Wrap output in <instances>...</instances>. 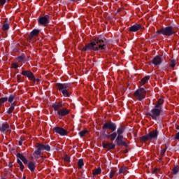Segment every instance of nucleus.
<instances>
[{"label": "nucleus", "instance_id": "a18cd8bd", "mask_svg": "<svg viewBox=\"0 0 179 179\" xmlns=\"http://www.w3.org/2000/svg\"><path fill=\"white\" fill-rule=\"evenodd\" d=\"M71 2H78V1H80V0H71Z\"/></svg>", "mask_w": 179, "mask_h": 179}, {"label": "nucleus", "instance_id": "a211bd4d", "mask_svg": "<svg viewBox=\"0 0 179 179\" xmlns=\"http://www.w3.org/2000/svg\"><path fill=\"white\" fill-rule=\"evenodd\" d=\"M40 33V30H38V29H34L30 35H29V38L30 40H31V38H33L34 37H36L37 36H38V34Z\"/></svg>", "mask_w": 179, "mask_h": 179}, {"label": "nucleus", "instance_id": "a878e982", "mask_svg": "<svg viewBox=\"0 0 179 179\" xmlns=\"http://www.w3.org/2000/svg\"><path fill=\"white\" fill-rule=\"evenodd\" d=\"M101 173V168H97L93 171L94 176H99Z\"/></svg>", "mask_w": 179, "mask_h": 179}, {"label": "nucleus", "instance_id": "58836bf2", "mask_svg": "<svg viewBox=\"0 0 179 179\" xmlns=\"http://www.w3.org/2000/svg\"><path fill=\"white\" fill-rule=\"evenodd\" d=\"M6 2V0H0L1 5H5Z\"/></svg>", "mask_w": 179, "mask_h": 179}, {"label": "nucleus", "instance_id": "412c9836", "mask_svg": "<svg viewBox=\"0 0 179 179\" xmlns=\"http://www.w3.org/2000/svg\"><path fill=\"white\" fill-rule=\"evenodd\" d=\"M15 106H16V101H14L13 103H11L10 107L7 111L8 114H11V113L15 110Z\"/></svg>", "mask_w": 179, "mask_h": 179}, {"label": "nucleus", "instance_id": "7c9ffc66", "mask_svg": "<svg viewBox=\"0 0 179 179\" xmlns=\"http://www.w3.org/2000/svg\"><path fill=\"white\" fill-rule=\"evenodd\" d=\"M127 171V168L125 167H122L120 171H119V173L120 174H124V173H126Z\"/></svg>", "mask_w": 179, "mask_h": 179}, {"label": "nucleus", "instance_id": "49530a36", "mask_svg": "<svg viewBox=\"0 0 179 179\" xmlns=\"http://www.w3.org/2000/svg\"><path fill=\"white\" fill-rule=\"evenodd\" d=\"M105 138H110V134L105 135Z\"/></svg>", "mask_w": 179, "mask_h": 179}, {"label": "nucleus", "instance_id": "473e14b6", "mask_svg": "<svg viewBox=\"0 0 179 179\" xmlns=\"http://www.w3.org/2000/svg\"><path fill=\"white\" fill-rule=\"evenodd\" d=\"M5 101H8L7 97L0 99V106L2 104V103H5Z\"/></svg>", "mask_w": 179, "mask_h": 179}, {"label": "nucleus", "instance_id": "5701e85b", "mask_svg": "<svg viewBox=\"0 0 179 179\" xmlns=\"http://www.w3.org/2000/svg\"><path fill=\"white\" fill-rule=\"evenodd\" d=\"M149 79H150V76H145L144 78H143L140 84L143 86V85H145V83H147V82L149 80Z\"/></svg>", "mask_w": 179, "mask_h": 179}, {"label": "nucleus", "instance_id": "2f4dec72", "mask_svg": "<svg viewBox=\"0 0 179 179\" xmlns=\"http://www.w3.org/2000/svg\"><path fill=\"white\" fill-rule=\"evenodd\" d=\"M178 171H179V168H178V166H175V167L173 169L172 173H173V174H177V173H178Z\"/></svg>", "mask_w": 179, "mask_h": 179}, {"label": "nucleus", "instance_id": "37998d69", "mask_svg": "<svg viewBox=\"0 0 179 179\" xmlns=\"http://www.w3.org/2000/svg\"><path fill=\"white\" fill-rule=\"evenodd\" d=\"M17 61H20V62L23 61V57H19L17 58Z\"/></svg>", "mask_w": 179, "mask_h": 179}, {"label": "nucleus", "instance_id": "c756f323", "mask_svg": "<svg viewBox=\"0 0 179 179\" xmlns=\"http://www.w3.org/2000/svg\"><path fill=\"white\" fill-rule=\"evenodd\" d=\"M78 168L79 169H82V166H83L84 163H83V159H79L78 160Z\"/></svg>", "mask_w": 179, "mask_h": 179}, {"label": "nucleus", "instance_id": "4c0bfd02", "mask_svg": "<svg viewBox=\"0 0 179 179\" xmlns=\"http://www.w3.org/2000/svg\"><path fill=\"white\" fill-rule=\"evenodd\" d=\"M166 148H164V149L161 150V156H164V154L166 153Z\"/></svg>", "mask_w": 179, "mask_h": 179}, {"label": "nucleus", "instance_id": "6e6552de", "mask_svg": "<svg viewBox=\"0 0 179 179\" xmlns=\"http://www.w3.org/2000/svg\"><path fill=\"white\" fill-rule=\"evenodd\" d=\"M158 134L157 131H151L148 135L141 137V142H146V141L156 139Z\"/></svg>", "mask_w": 179, "mask_h": 179}, {"label": "nucleus", "instance_id": "de8ad7c7", "mask_svg": "<svg viewBox=\"0 0 179 179\" xmlns=\"http://www.w3.org/2000/svg\"><path fill=\"white\" fill-rule=\"evenodd\" d=\"M22 142H23L22 141H19V145H22Z\"/></svg>", "mask_w": 179, "mask_h": 179}, {"label": "nucleus", "instance_id": "9b49d317", "mask_svg": "<svg viewBox=\"0 0 179 179\" xmlns=\"http://www.w3.org/2000/svg\"><path fill=\"white\" fill-rule=\"evenodd\" d=\"M163 62V56L162 55H157L152 59V64L154 65H160Z\"/></svg>", "mask_w": 179, "mask_h": 179}, {"label": "nucleus", "instance_id": "6ab92c4d", "mask_svg": "<svg viewBox=\"0 0 179 179\" xmlns=\"http://www.w3.org/2000/svg\"><path fill=\"white\" fill-rule=\"evenodd\" d=\"M17 157H18V159H20V160H22V162H23L24 164H27V159H26V157H24V156H23V155L17 154Z\"/></svg>", "mask_w": 179, "mask_h": 179}, {"label": "nucleus", "instance_id": "9d476101", "mask_svg": "<svg viewBox=\"0 0 179 179\" xmlns=\"http://www.w3.org/2000/svg\"><path fill=\"white\" fill-rule=\"evenodd\" d=\"M53 131L56 132V134H59L62 136H65L68 134V132L62 127H56L53 129Z\"/></svg>", "mask_w": 179, "mask_h": 179}, {"label": "nucleus", "instance_id": "dca6fc26", "mask_svg": "<svg viewBox=\"0 0 179 179\" xmlns=\"http://www.w3.org/2000/svg\"><path fill=\"white\" fill-rule=\"evenodd\" d=\"M103 148H104V149H108L109 150L111 149H114V148H115V144L114 143H103Z\"/></svg>", "mask_w": 179, "mask_h": 179}, {"label": "nucleus", "instance_id": "393cba45", "mask_svg": "<svg viewBox=\"0 0 179 179\" xmlns=\"http://www.w3.org/2000/svg\"><path fill=\"white\" fill-rule=\"evenodd\" d=\"M35 167H36V165L33 162H29L28 164V168L31 171H34Z\"/></svg>", "mask_w": 179, "mask_h": 179}, {"label": "nucleus", "instance_id": "0eeeda50", "mask_svg": "<svg viewBox=\"0 0 179 179\" xmlns=\"http://www.w3.org/2000/svg\"><path fill=\"white\" fill-rule=\"evenodd\" d=\"M162 113V108L155 106L152 108L150 113H148V115L152 117V120H157V117L160 115Z\"/></svg>", "mask_w": 179, "mask_h": 179}, {"label": "nucleus", "instance_id": "bb28decb", "mask_svg": "<svg viewBox=\"0 0 179 179\" xmlns=\"http://www.w3.org/2000/svg\"><path fill=\"white\" fill-rule=\"evenodd\" d=\"M110 141H114L117 138V133L114 132L112 134H110Z\"/></svg>", "mask_w": 179, "mask_h": 179}, {"label": "nucleus", "instance_id": "423d86ee", "mask_svg": "<svg viewBox=\"0 0 179 179\" xmlns=\"http://www.w3.org/2000/svg\"><path fill=\"white\" fill-rule=\"evenodd\" d=\"M157 34H163V36H173L175 31L173 29V27H168L163 28L162 30L157 31Z\"/></svg>", "mask_w": 179, "mask_h": 179}, {"label": "nucleus", "instance_id": "f257e3e1", "mask_svg": "<svg viewBox=\"0 0 179 179\" xmlns=\"http://www.w3.org/2000/svg\"><path fill=\"white\" fill-rule=\"evenodd\" d=\"M106 45V43L104 38L99 36L92 39L90 44L86 45L83 48V51H99L100 50H104Z\"/></svg>", "mask_w": 179, "mask_h": 179}, {"label": "nucleus", "instance_id": "3c124183", "mask_svg": "<svg viewBox=\"0 0 179 179\" xmlns=\"http://www.w3.org/2000/svg\"><path fill=\"white\" fill-rule=\"evenodd\" d=\"M7 1H10V0H7Z\"/></svg>", "mask_w": 179, "mask_h": 179}, {"label": "nucleus", "instance_id": "aec40b11", "mask_svg": "<svg viewBox=\"0 0 179 179\" xmlns=\"http://www.w3.org/2000/svg\"><path fill=\"white\" fill-rule=\"evenodd\" d=\"M15 100H16V95L15 94H11L7 98V101H8V103H13Z\"/></svg>", "mask_w": 179, "mask_h": 179}, {"label": "nucleus", "instance_id": "f3484780", "mask_svg": "<svg viewBox=\"0 0 179 179\" xmlns=\"http://www.w3.org/2000/svg\"><path fill=\"white\" fill-rule=\"evenodd\" d=\"M141 26L139 24H136L129 28L130 31H138L140 30Z\"/></svg>", "mask_w": 179, "mask_h": 179}, {"label": "nucleus", "instance_id": "7ed1b4c3", "mask_svg": "<svg viewBox=\"0 0 179 179\" xmlns=\"http://www.w3.org/2000/svg\"><path fill=\"white\" fill-rule=\"evenodd\" d=\"M57 87L59 92H61L64 97H69V88L71 87L70 84L66 83H57Z\"/></svg>", "mask_w": 179, "mask_h": 179}, {"label": "nucleus", "instance_id": "ddd939ff", "mask_svg": "<svg viewBox=\"0 0 179 179\" xmlns=\"http://www.w3.org/2000/svg\"><path fill=\"white\" fill-rule=\"evenodd\" d=\"M22 75H23L24 76H27V78H29V79H30L31 80H34V75L33 74V73H31V71H23L22 72Z\"/></svg>", "mask_w": 179, "mask_h": 179}, {"label": "nucleus", "instance_id": "b1692460", "mask_svg": "<svg viewBox=\"0 0 179 179\" xmlns=\"http://www.w3.org/2000/svg\"><path fill=\"white\" fill-rule=\"evenodd\" d=\"M164 102V101L163 100V99H160L157 104L155 105V107H158V108H161L162 109V107L163 106V103Z\"/></svg>", "mask_w": 179, "mask_h": 179}, {"label": "nucleus", "instance_id": "8fccbe9b", "mask_svg": "<svg viewBox=\"0 0 179 179\" xmlns=\"http://www.w3.org/2000/svg\"><path fill=\"white\" fill-rule=\"evenodd\" d=\"M20 76H17V80H20Z\"/></svg>", "mask_w": 179, "mask_h": 179}, {"label": "nucleus", "instance_id": "cd10ccee", "mask_svg": "<svg viewBox=\"0 0 179 179\" xmlns=\"http://www.w3.org/2000/svg\"><path fill=\"white\" fill-rule=\"evenodd\" d=\"M9 29V24L8 23H4L2 26V30H8Z\"/></svg>", "mask_w": 179, "mask_h": 179}, {"label": "nucleus", "instance_id": "c85d7f7f", "mask_svg": "<svg viewBox=\"0 0 179 179\" xmlns=\"http://www.w3.org/2000/svg\"><path fill=\"white\" fill-rule=\"evenodd\" d=\"M17 163L20 167V170L23 171V169H24V166H23V163H22V161H20V159H17Z\"/></svg>", "mask_w": 179, "mask_h": 179}, {"label": "nucleus", "instance_id": "ea45409f", "mask_svg": "<svg viewBox=\"0 0 179 179\" xmlns=\"http://www.w3.org/2000/svg\"><path fill=\"white\" fill-rule=\"evenodd\" d=\"M175 139H177L179 141V132L176 134Z\"/></svg>", "mask_w": 179, "mask_h": 179}, {"label": "nucleus", "instance_id": "09e8293b", "mask_svg": "<svg viewBox=\"0 0 179 179\" xmlns=\"http://www.w3.org/2000/svg\"><path fill=\"white\" fill-rule=\"evenodd\" d=\"M152 173H157V169H155Z\"/></svg>", "mask_w": 179, "mask_h": 179}, {"label": "nucleus", "instance_id": "2eb2a0df", "mask_svg": "<svg viewBox=\"0 0 179 179\" xmlns=\"http://www.w3.org/2000/svg\"><path fill=\"white\" fill-rule=\"evenodd\" d=\"M123 138L124 137L122 136H117L116 140H115L117 145H118L119 146H121L122 145H126L125 142L124 141H122Z\"/></svg>", "mask_w": 179, "mask_h": 179}, {"label": "nucleus", "instance_id": "f03ea898", "mask_svg": "<svg viewBox=\"0 0 179 179\" xmlns=\"http://www.w3.org/2000/svg\"><path fill=\"white\" fill-rule=\"evenodd\" d=\"M55 111H57L59 117H65L69 114V110L62 108V103H55L52 106Z\"/></svg>", "mask_w": 179, "mask_h": 179}, {"label": "nucleus", "instance_id": "4468645a", "mask_svg": "<svg viewBox=\"0 0 179 179\" xmlns=\"http://www.w3.org/2000/svg\"><path fill=\"white\" fill-rule=\"evenodd\" d=\"M9 129H10V127H9V124L5 122L3 123L1 126H0V131L1 132H5V131H9Z\"/></svg>", "mask_w": 179, "mask_h": 179}, {"label": "nucleus", "instance_id": "72a5a7b5", "mask_svg": "<svg viewBox=\"0 0 179 179\" xmlns=\"http://www.w3.org/2000/svg\"><path fill=\"white\" fill-rule=\"evenodd\" d=\"M87 134V131L83 130L79 133L80 136H85Z\"/></svg>", "mask_w": 179, "mask_h": 179}, {"label": "nucleus", "instance_id": "39448f33", "mask_svg": "<svg viewBox=\"0 0 179 179\" xmlns=\"http://www.w3.org/2000/svg\"><path fill=\"white\" fill-rule=\"evenodd\" d=\"M134 97L139 101H142L146 97V90L144 88H139L134 92Z\"/></svg>", "mask_w": 179, "mask_h": 179}, {"label": "nucleus", "instance_id": "c03bdc74", "mask_svg": "<svg viewBox=\"0 0 179 179\" xmlns=\"http://www.w3.org/2000/svg\"><path fill=\"white\" fill-rule=\"evenodd\" d=\"M8 167H13V164L11 163V162H10V163L8 164Z\"/></svg>", "mask_w": 179, "mask_h": 179}, {"label": "nucleus", "instance_id": "20e7f679", "mask_svg": "<svg viewBox=\"0 0 179 179\" xmlns=\"http://www.w3.org/2000/svg\"><path fill=\"white\" fill-rule=\"evenodd\" d=\"M36 150L34 152V156L36 157V159H38L40 156H41V151L42 150H46V152H50L51 150V148L50 145H43V144H37L36 146Z\"/></svg>", "mask_w": 179, "mask_h": 179}, {"label": "nucleus", "instance_id": "c9c22d12", "mask_svg": "<svg viewBox=\"0 0 179 179\" xmlns=\"http://www.w3.org/2000/svg\"><path fill=\"white\" fill-rule=\"evenodd\" d=\"M115 174V171H111L110 173V178H113Z\"/></svg>", "mask_w": 179, "mask_h": 179}, {"label": "nucleus", "instance_id": "a19ab883", "mask_svg": "<svg viewBox=\"0 0 179 179\" xmlns=\"http://www.w3.org/2000/svg\"><path fill=\"white\" fill-rule=\"evenodd\" d=\"M33 82H40V79L34 78V80H31Z\"/></svg>", "mask_w": 179, "mask_h": 179}, {"label": "nucleus", "instance_id": "79ce46f5", "mask_svg": "<svg viewBox=\"0 0 179 179\" xmlns=\"http://www.w3.org/2000/svg\"><path fill=\"white\" fill-rule=\"evenodd\" d=\"M65 162H69V157L66 156L64 157Z\"/></svg>", "mask_w": 179, "mask_h": 179}, {"label": "nucleus", "instance_id": "1a4fd4ad", "mask_svg": "<svg viewBox=\"0 0 179 179\" xmlns=\"http://www.w3.org/2000/svg\"><path fill=\"white\" fill-rule=\"evenodd\" d=\"M103 129H110V131H114L117 129V126L115 125V124L110 122L103 124Z\"/></svg>", "mask_w": 179, "mask_h": 179}, {"label": "nucleus", "instance_id": "e433bc0d", "mask_svg": "<svg viewBox=\"0 0 179 179\" xmlns=\"http://www.w3.org/2000/svg\"><path fill=\"white\" fill-rule=\"evenodd\" d=\"M12 68H14L15 69H16V68H19V66L17 65V63H13L12 64Z\"/></svg>", "mask_w": 179, "mask_h": 179}, {"label": "nucleus", "instance_id": "f8f14e48", "mask_svg": "<svg viewBox=\"0 0 179 179\" xmlns=\"http://www.w3.org/2000/svg\"><path fill=\"white\" fill-rule=\"evenodd\" d=\"M38 22L43 26H47V24L50 23V19L46 17H41V18H39Z\"/></svg>", "mask_w": 179, "mask_h": 179}, {"label": "nucleus", "instance_id": "f704fd0d", "mask_svg": "<svg viewBox=\"0 0 179 179\" xmlns=\"http://www.w3.org/2000/svg\"><path fill=\"white\" fill-rule=\"evenodd\" d=\"M176 60H171V64H170V66H171V68H174V66H176Z\"/></svg>", "mask_w": 179, "mask_h": 179}, {"label": "nucleus", "instance_id": "4be33fe9", "mask_svg": "<svg viewBox=\"0 0 179 179\" xmlns=\"http://www.w3.org/2000/svg\"><path fill=\"white\" fill-rule=\"evenodd\" d=\"M124 131H125V129L123 127L118 128L117 130V136H122Z\"/></svg>", "mask_w": 179, "mask_h": 179}]
</instances>
